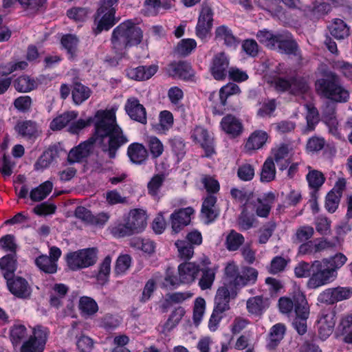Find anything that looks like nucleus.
<instances>
[{
    "label": "nucleus",
    "mask_w": 352,
    "mask_h": 352,
    "mask_svg": "<svg viewBox=\"0 0 352 352\" xmlns=\"http://www.w3.org/2000/svg\"><path fill=\"white\" fill-rule=\"evenodd\" d=\"M91 124L94 129L91 136L109 159H115L120 148L129 142L128 137L117 122L115 113L107 109L97 110L91 116Z\"/></svg>",
    "instance_id": "obj_1"
},
{
    "label": "nucleus",
    "mask_w": 352,
    "mask_h": 352,
    "mask_svg": "<svg viewBox=\"0 0 352 352\" xmlns=\"http://www.w3.org/2000/svg\"><path fill=\"white\" fill-rule=\"evenodd\" d=\"M137 19H126L113 28L110 37V46L114 56H107L105 61L112 67L128 57L129 49L138 47L144 38V32Z\"/></svg>",
    "instance_id": "obj_2"
},
{
    "label": "nucleus",
    "mask_w": 352,
    "mask_h": 352,
    "mask_svg": "<svg viewBox=\"0 0 352 352\" xmlns=\"http://www.w3.org/2000/svg\"><path fill=\"white\" fill-rule=\"evenodd\" d=\"M316 94L321 99L336 103H344L349 99V92L344 87L342 79L335 72L322 69L314 82Z\"/></svg>",
    "instance_id": "obj_3"
},
{
    "label": "nucleus",
    "mask_w": 352,
    "mask_h": 352,
    "mask_svg": "<svg viewBox=\"0 0 352 352\" xmlns=\"http://www.w3.org/2000/svg\"><path fill=\"white\" fill-rule=\"evenodd\" d=\"M118 0H100V6L94 14V23L96 27L94 28L96 35L103 31H109L118 22L116 16Z\"/></svg>",
    "instance_id": "obj_4"
},
{
    "label": "nucleus",
    "mask_w": 352,
    "mask_h": 352,
    "mask_svg": "<svg viewBox=\"0 0 352 352\" xmlns=\"http://www.w3.org/2000/svg\"><path fill=\"white\" fill-rule=\"evenodd\" d=\"M97 248H88L67 254V267L73 271L94 265L98 259Z\"/></svg>",
    "instance_id": "obj_5"
},
{
    "label": "nucleus",
    "mask_w": 352,
    "mask_h": 352,
    "mask_svg": "<svg viewBox=\"0 0 352 352\" xmlns=\"http://www.w3.org/2000/svg\"><path fill=\"white\" fill-rule=\"evenodd\" d=\"M333 273V270H329L322 261H314L312 275L307 282L308 287L317 289L331 283L337 278Z\"/></svg>",
    "instance_id": "obj_6"
},
{
    "label": "nucleus",
    "mask_w": 352,
    "mask_h": 352,
    "mask_svg": "<svg viewBox=\"0 0 352 352\" xmlns=\"http://www.w3.org/2000/svg\"><path fill=\"white\" fill-rule=\"evenodd\" d=\"M213 16L212 8L207 4L203 5L195 27L196 36L202 41H206L210 34L213 25Z\"/></svg>",
    "instance_id": "obj_7"
},
{
    "label": "nucleus",
    "mask_w": 352,
    "mask_h": 352,
    "mask_svg": "<svg viewBox=\"0 0 352 352\" xmlns=\"http://www.w3.org/2000/svg\"><path fill=\"white\" fill-rule=\"evenodd\" d=\"M190 138L194 142L200 144L201 148L204 151V157L210 158L217 153L214 138L206 129L196 126L191 132Z\"/></svg>",
    "instance_id": "obj_8"
},
{
    "label": "nucleus",
    "mask_w": 352,
    "mask_h": 352,
    "mask_svg": "<svg viewBox=\"0 0 352 352\" xmlns=\"http://www.w3.org/2000/svg\"><path fill=\"white\" fill-rule=\"evenodd\" d=\"M352 296L351 287H330L322 291L318 296V301L328 305L349 299Z\"/></svg>",
    "instance_id": "obj_9"
},
{
    "label": "nucleus",
    "mask_w": 352,
    "mask_h": 352,
    "mask_svg": "<svg viewBox=\"0 0 352 352\" xmlns=\"http://www.w3.org/2000/svg\"><path fill=\"white\" fill-rule=\"evenodd\" d=\"M167 74L174 79L185 82L195 80V72L191 65L184 60L172 61L166 67Z\"/></svg>",
    "instance_id": "obj_10"
},
{
    "label": "nucleus",
    "mask_w": 352,
    "mask_h": 352,
    "mask_svg": "<svg viewBox=\"0 0 352 352\" xmlns=\"http://www.w3.org/2000/svg\"><path fill=\"white\" fill-rule=\"evenodd\" d=\"M276 47L280 53L288 56H294L300 61L303 59L302 52L298 43L293 35L287 31L280 33L277 41Z\"/></svg>",
    "instance_id": "obj_11"
},
{
    "label": "nucleus",
    "mask_w": 352,
    "mask_h": 352,
    "mask_svg": "<svg viewBox=\"0 0 352 352\" xmlns=\"http://www.w3.org/2000/svg\"><path fill=\"white\" fill-rule=\"evenodd\" d=\"M61 255L60 250L55 246L50 249V256L41 254L35 259L38 269L46 274H54L57 272V261Z\"/></svg>",
    "instance_id": "obj_12"
},
{
    "label": "nucleus",
    "mask_w": 352,
    "mask_h": 352,
    "mask_svg": "<svg viewBox=\"0 0 352 352\" xmlns=\"http://www.w3.org/2000/svg\"><path fill=\"white\" fill-rule=\"evenodd\" d=\"M307 305L308 302L305 295L300 291L294 292L292 298L284 296L280 297L278 300L279 309L283 314H289L293 309L296 314L297 311H300L302 307Z\"/></svg>",
    "instance_id": "obj_13"
},
{
    "label": "nucleus",
    "mask_w": 352,
    "mask_h": 352,
    "mask_svg": "<svg viewBox=\"0 0 352 352\" xmlns=\"http://www.w3.org/2000/svg\"><path fill=\"white\" fill-rule=\"evenodd\" d=\"M194 212L195 210L190 206L175 210L170 216L173 232L179 233L184 227L189 225Z\"/></svg>",
    "instance_id": "obj_14"
},
{
    "label": "nucleus",
    "mask_w": 352,
    "mask_h": 352,
    "mask_svg": "<svg viewBox=\"0 0 352 352\" xmlns=\"http://www.w3.org/2000/svg\"><path fill=\"white\" fill-rule=\"evenodd\" d=\"M230 60L224 52L216 54L212 60L210 72L214 79L223 80L226 79Z\"/></svg>",
    "instance_id": "obj_15"
},
{
    "label": "nucleus",
    "mask_w": 352,
    "mask_h": 352,
    "mask_svg": "<svg viewBox=\"0 0 352 352\" xmlns=\"http://www.w3.org/2000/svg\"><path fill=\"white\" fill-rule=\"evenodd\" d=\"M214 39L228 49L235 50L241 43V39L234 34L232 30L226 25L217 26L214 30Z\"/></svg>",
    "instance_id": "obj_16"
},
{
    "label": "nucleus",
    "mask_w": 352,
    "mask_h": 352,
    "mask_svg": "<svg viewBox=\"0 0 352 352\" xmlns=\"http://www.w3.org/2000/svg\"><path fill=\"white\" fill-rule=\"evenodd\" d=\"M217 198L213 195H207L203 199L201 214L206 224L213 223L219 216V209L216 206Z\"/></svg>",
    "instance_id": "obj_17"
},
{
    "label": "nucleus",
    "mask_w": 352,
    "mask_h": 352,
    "mask_svg": "<svg viewBox=\"0 0 352 352\" xmlns=\"http://www.w3.org/2000/svg\"><path fill=\"white\" fill-rule=\"evenodd\" d=\"M6 280L9 291L14 296L24 299L30 297L32 289L28 282L24 278L13 276Z\"/></svg>",
    "instance_id": "obj_18"
},
{
    "label": "nucleus",
    "mask_w": 352,
    "mask_h": 352,
    "mask_svg": "<svg viewBox=\"0 0 352 352\" xmlns=\"http://www.w3.org/2000/svg\"><path fill=\"white\" fill-rule=\"evenodd\" d=\"M126 155L132 164L144 165L148 160L149 153L143 144L133 142L127 147Z\"/></svg>",
    "instance_id": "obj_19"
},
{
    "label": "nucleus",
    "mask_w": 352,
    "mask_h": 352,
    "mask_svg": "<svg viewBox=\"0 0 352 352\" xmlns=\"http://www.w3.org/2000/svg\"><path fill=\"white\" fill-rule=\"evenodd\" d=\"M125 111L130 118L141 124H146L147 122L146 111L144 107L140 103L136 98H130L125 104Z\"/></svg>",
    "instance_id": "obj_20"
},
{
    "label": "nucleus",
    "mask_w": 352,
    "mask_h": 352,
    "mask_svg": "<svg viewBox=\"0 0 352 352\" xmlns=\"http://www.w3.org/2000/svg\"><path fill=\"white\" fill-rule=\"evenodd\" d=\"M211 264L208 257L204 256L200 262L199 272L201 276L199 280V286L202 290L210 289L215 278V270L210 267Z\"/></svg>",
    "instance_id": "obj_21"
},
{
    "label": "nucleus",
    "mask_w": 352,
    "mask_h": 352,
    "mask_svg": "<svg viewBox=\"0 0 352 352\" xmlns=\"http://www.w3.org/2000/svg\"><path fill=\"white\" fill-rule=\"evenodd\" d=\"M220 126L226 134L233 138L239 137L243 131V125L240 119L232 114L223 117Z\"/></svg>",
    "instance_id": "obj_22"
},
{
    "label": "nucleus",
    "mask_w": 352,
    "mask_h": 352,
    "mask_svg": "<svg viewBox=\"0 0 352 352\" xmlns=\"http://www.w3.org/2000/svg\"><path fill=\"white\" fill-rule=\"evenodd\" d=\"M124 220L127 222L135 234L140 233L146 226V213L140 208L132 209Z\"/></svg>",
    "instance_id": "obj_23"
},
{
    "label": "nucleus",
    "mask_w": 352,
    "mask_h": 352,
    "mask_svg": "<svg viewBox=\"0 0 352 352\" xmlns=\"http://www.w3.org/2000/svg\"><path fill=\"white\" fill-rule=\"evenodd\" d=\"M157 65H140L135 68H130L126 71L129 78L136 81H144L150 79L157 72Z\"/></svg>",
    "instance_id": "obj_24"
},
{
    "label": "nucleus",
    "mask_w": 352,
    "mask_h": 352,
    "mask_svg": "<svg viewBox=\"0 0 352 352\" xmlns=\"http://www.w3.org/2000/svg\"><path fill=\"white\" fill-rule=\"evenodd\" d=\"M236 292H232L226 286L220 287L217 292L214 299L215 305L213 311L221 314L230 309V300L231 295Z\"/></svg>",
    "instance_id": "obj_25"
},
{
    "label": "nucleus",
    "mask_w": 352,
    "mask_h": 352,
    "mask_svg": "<svg viewBox=\"0 0 352 352\" xmlns=\"http://www.w3.org/2000/svg\"><path fill=\"white\" fill-rule=\"evenodd\" d=\"M15 130L19 135L28 140L36 138L41 133L36 122L30 120L19 121Z\"/></svg>",
    "instance_id": "obj_26"
},
{
    "label": "nucleus",
    "mask_w": 352,
    "mask_h": 352,
    "mask_svg": "<svg viewBox=\"0 0 352 352\" xmlns=\"http://www.w3.org/2000/svg\"><path fill=\"white\" fill-rule=\"evenodd\" d=\"M200 263L184 262L178 266V274L181 276L184 284H190L195 281L199 273Z\"/></svg>",
    "instance_id": "obj_27"
},
{
    "label": "nucleus",
    "mask_w": 352,
    "mask_h": 352,
    "mask_svg": "<svg viewBox=\"0 0 352 352\" xmlns=\"http://www.w3.org/2000/svg\"><path fill=\"white\" fill-rule=\"evenodd\" d=\"M276 199L275 194L272 192L263 194L261 197L256 199V214L262 218H267L271 211L272 204Z\"/></svg>",
    "instance_id": "obj_28"
},
{
    "label": "nucleus",
    "mask_w": 352,
    "mask_h": 352,
    "mask_svg": "<svg viewBox=\"0 0 352 352\" xmlns=\"http://www.w3.org/2000/svg\"><path fill=\"white\" fill-rule=\"evenodd\" d=\"M286 327L284 324L277 323L273 325L270 330L267 349L270 351L275 350L283 339Z\"/></svg>",
    "instance_id": "obj_29"
},
{
    "label": "nucleus",
    "mask_w": 352,
    "mask_h": 352,
    "mask_svg": "<svg viewBox=\"0 0 352 352\" xmlns=\"http://www.w3.org/2000/svg\"><path fill=\"white\" fill-rule=\"evenodd\" d=\"M16 267V253L8 254L0 258V270L6 280L14 276Z\"/></svg>",
    "instance_id": "obj_30"
},
{
    "label": "nucleus",
    "mask_w": 352,
    "mask_h": 352,
    "mask_svg": "<svg viewBox=\"0 0 352 352\" xmlns=\"http://www.w3.org/2000/svg\"><path fill=\"white\" fill-rule=\"evenodd\" d=\"M97 142L90 136L86 141L80 143L75 148L71 149L69 155H71L76 161H80L90 155L92 153L94 144Z\"/></svg>",
    "instance_id": "obj_31"
},
{
    "label": "nucleus",
    "mask_w": 352,
    "mask_h": 352,
    "mask_svg": "<svg viewBox=\"0 0 352 352\" xmlns=\"http://www.w3.org/2000/svg\"><path fill=\"white\" fill-rule=\"evenodd\" d=\"M268 139V134L262 130H256L248 138L245 148L248 151H256L263 148Z\"/></svg>",
    "instance_id": "obj_32"
},
{
    "label": "nucleus",
    "mask_w": 352,
    "mask_h": 352,
    "mask_svg": "<svg viewBox=\"0 0 352 352\" xmlns=\"http://www.w3.org/2000/svg\"><path fill=\"white\" fill-rule=\"evenodd\" d=\"M330 34L337 40H343L350 34V28L340 19H335L328 26Z\"/></svg>",
    "instance_id": "obj_33"
},
{
    "label": "nucleus",
    "mask_w": 352,
    "mask_h": 352,
    "mask_svg": "<svg viewBox=\"0 0 352 352\" xmlns=\"http://www.w3.org/2000/svg\"><path fill=\"white\" fill-rule=\"evenodd\" d=\"M71 93L74 103L80 105L90 97L91 90L81 82H76L71 86Z\"/></svg>",
    "instance_id": "obj_34"
},
{
    "label": "nucleus",
    "mask_w": 352,
    "mask_h": 352,
    "mask_svg": "<svg viewBox=\"0 0 352 352\" xmlns=\"http://www.w3.org/2000/svg\"><path fill=\"white\" fill-rule=\"evenodd\" d=\"M268 299L263 296H256L247 300L246 308L248 311L254 316H261L268 307Z\"/></svg>",
    "instance_id": "obj_35"
},
{
    "label": "nucleus",
    "mask_w": 352,
    "mask_h": 352,
    "mask_svg": "<svg viewBox=\"0 0 352 352\" xmlns=\"http://www.w3.org/2000/svg\"><path fill=\"white\" fill-rule=\"evenodd\" d=\"M78 309L82 317H91L98 311V305L96 301L87 296H81L79 299Z\"/></svg>",
    "instance_id": "obj_36"
},
{
    "label": "nucleus",
    "mask_w": 352,
    "mask_h": 352,
    "mask_svg": "<svg viewBox=\"0 0 352 352\" xmlns=\"http://www.w3.org/2000/svg\"><path fill=\"white\" fill-rule=\"evenodd\" d=\"M225 275L223 286L228 287L232 292H235L239 281L238 277L240 276L238 267L234 264L229 263L225 268Z\"/></svg>",
    "instance_id": "obj_37"
},
{
    "label": "nucleus",
    "mask_w": 352,
    "mask_h": 352,
    "mask_svg": "<svg viewBox=\"0 0 352 352\" xmlns=\"http://www.w3.org/2000/svg\"><path fill=\"white\" fill-rule=\"evenodd\" d=\"M292 93L294 95L305 94L310 90L309 78L302 76L291 77Z\"/></svg>",
    "instance_id": "obj_38"
},
{
    "label": "nucleus",
    "mask_w": 352,
    "mask_h": 352,
    "mask_svg": "<svg viewBox=\"0 0 352 352\" xmlns=\"http://www.w3.org/2000/svg\"><path fill=\"white\" fill-rule=\"evenodd\" d=\"M309 315V306H305L300 311H297L293 325L299 335H304L307 332V320Z\"/></svg>",
    "instance_id": "obj_39"
},
{
    "label": "nucleus",
    "mask_w": 352,
    "mask_h": 352,
    "mask_svg": "<svg viewBox=\"0 0 352 352\" xmlns=\"http://www.w3.org/2000/svg\"><path fill=\"white\" fill-rule=\"evenodd\" d=\"M13 85L18 92L28 93L37 87V82L34 78L23 75L14 80Z\"/></svg>",
    "instance_id": "obj_40"
},
{
    "label": "nucleus",
    "mask_w": 352,
    "mask_h": 352,
    "mask_svg": "<svg viewBox=\"0 0 352 352\" xmlns=\"http://www.w3.org/2000/svg\"><path fill=\"white\" fill-rule=\"evenodd\" d=\"M280 34V33L274 34L272 32L264 29L257 32L256 38L261 43L267 48L274 50L276 47Z\"/></svg>",
    "instance_id": "obj_41"
},
{
    "label": "nucleus",
    "mask_w": 352,
    "mask_h": 352,
    "mask_svg": "<svg viewBox=\"0 0 352 352\" xmlns=\"http://www.w3.org/2000/svg\"><path fill=\"white\" fill-rule=\"evenodd\" d=\"M346 261L347 258L344 254L337 253L328 258H323L322 262L329 268V270H333V274L337 277L338 270L341 268Z\"/></svg>",
    "instance_id": "obj_42"
},
{
    "label": "nucleus",
    "mask_w": 352,
    "mask_h": 352,
    "mask_svg": "<svg viewBox=\"0 0 352 352\" xmlns=\"http://www.w3.org/2000/svg\"><path fill=\"white\" fill-rule=\"evenodd\" d=\"M53 184L51 182L47 181L32 189L30 193V197L33 201H40L51 192Z\"/></svg>",
    "instance_id": "obj_43"
},
{
    "label": "nucleus",
    "mask_w": 352,
    "mask_h": 352,
    "mask_svg": "<svg viewBox=\"0 0 352 352\" xmlns=\"http://www.w3.org/2000/svg\"><path fill=\"white\" fill-rule=\"evenodd\" d=\"M258 276V272L256 269L248 267L243 270L238 277L237 287H243L256 282Z\"/></svg>",
    "instance_id": "obj_44"
},
{
    "label": "nucleus",
    "mask_w": 352,
    "mask_h": 352,
    "mask_svg": "<svg viewBox=\"0 0 352 352\" xmlns=\"http://www.w3.org/2000/svg\"><path fill=\"white\" fill-rule=\"evenodd\" d=\"M244 241V236L241 234L234 230H231L226 236V246L229 251H236L239 250Z\"/></svg>",
    "instance_id": "obj_45"
},
{
    "label": "nucleus",
    "mask_w": 352,
    "mask_h": 352,
    "mask_svg": "<svg viewBox=\"0 0 352 352\" xmlns=\"http://www.w3.org/2000/svg\"><path fill=\"white\" fill-rule=\"evenodd\" d=\"M236 175L239 180L250 182L254 177L255 167L253 164L248 162L242 163L238 166Z\"/></svg>",
    "instance_id": "obj_46"
},
{
    "label": "nucleus",
    "mask_w": 352,
    "mask_h": 352,
    "mask_svg": "<svg viewBox=\"0 0 352 352\" xmlns=\"http://www.w3.org/2000/svg\"><path fill=\"white\" fill-rule=\"evenodd\" d=\"M24 11L28 14H35L41 11L46 3V0H17Z\"/></svg>",
    "instance_id": "obj_47"
},
{
    "label": "nucleus",
    "mask_w": 352,
    "mask_h": 352,
    "mask_svg": "<svg viewBox=\"0 0 352 352\" xmlns=\"http://www.w3.org/2000/svg\"><path fill=\"white\" fill-rule=\"evenodd\" d=\"M175 245L177 248L178 256L184 261L190 260L194 254L195 247L186 240H177Z\"/></svg>",
    "instance_id": "obj_48"
},
{
    "label": "nucleus",
    "mask_w": 352,
    "mask_h": 352,
    "mask_svg": "<svg viewBox=\"0 0 352 352\" xmlns=\"http://www.w3.org/2000/svg\"><path fill=\"white\" fill-rule=\"evenodd\" d=\"M276 177V168L274 160L267 158L263 164L261 173V181L262 182H270L273 181Z\"/></svg>",
    "instance_id": "obj_49"
},
{
    "label": "nucleus",
    "mask_w": 352,
    "mask_h": 352,
    "mask_svg": "<svg viewBox=\"0 0 352 352\" xmlns=\"http://www.w3.org/2000/svg\"><path fill=\"white\" fill-rule=\"evenodd\" d=\"M130 245L132 248L141 250L148 254L153 253L155 249V244L153 241L140 237L133 239L131 241Z\"/></svg>",
    "instance_id": "obj_50"
},
{
    "label": "nucleus",
    "mask_w": 352,
    "mask_h": 352,
    "mask_svg": "<svg viewBox=\"0 0 352 352\" xmlns=\"http://www.w3.org/2000/svg\"><path fill=\"white\" fill-rule=\"evenodd\" d=\"M111 258L108 255L104 257L102 262L100 264L99 270L96 274V278L102 285H104L109 280L111 271Z\"/></svg>",
    "instance_id": "obj_51"
},
{
    "label": "nucleus",
    "mask_w": 352,
    "mask_h": 352,
    "mask_svg": "<svg viewBox=\"0 0 352 352\" xmlns=\"http://www.w3.org/2000/svg\"><path fill=\"white\" fill-rule=\"evenodd\" d=\"M147 146L152 159L155 160L160 157L164 151V144L156 136H150L147 140Z\"/></svg>",
    "instance_id": "obj_52"
},
{
    "label": "nucleus",
    "mask_w": 352,
    "mask_h": 352,
    "mask_svg": "<svg viewBox=\"0 0 352 352\" xmlns=\"http://www.w3.org/2000/svg\"><path fill=\"white\" fill-rule=\"evenodd\" d=\"M165 177L163 174L154 175L147 184L148 193L153 197L158 196L160 189L162 186Z\"/></svg>",
    "instance_id": "obj_53"
},
{
    "label": "nucleus",
    "mask_w": 352,
    "mask_h": 352,
    "mask_svg": "<svg viewBox=\"0 0 352 352\" xmlns=\"http://www.w3.org/2000/svg\"><path fill=\"white\" fill-rule=\"evenodd\" d=\"M197 47V42L193 38L182 39L177 44L175 52L182 56H187Z\"/></svg>",
    "instance_id": "obj_54"
},
{
    "label": "nucleus",
    "mask_w": 352,
    "mask_h": 352,
    "mask_svg": "<svg viewBox=\"0 0 352 352\" xmlns=\"http://www.w3.org/2000/svg\"><path fill=\"white\" fill-rule=\"evenodd\" d=\"M306 179L309 188H316V190H320L325 182V177L322 173L317 170L309 171Z\"/></svg>",
    "instance_id": "obj_55"
},
{
    "label": "nucleus",
    "mask_w": 352,
    "mask_h": 352,
    "mask_svg": "<svg viewBox=\"0 0 352 352\" xmlns=\"http://www.w3.org/2000/svg\"><path fill=\"white\" fill-rule=\"evenodd\" d=\"M169 144L173 153L178 160H182L186 154V144L182 138L175 136L169 140Z\"/></svg>",
    "instance_id": "obj_56"
},
{
    "label": "nucleus",
    "mask_w": 352,
    "mask_h": 352,
    "mask_svg": "<svg viewBox=\"0 0 352 352\" xmlns=\"http://www.w3.org/2000/svg\"><path fill=\"white\" fill-rule=\"evenodd\" d=\"M185 313V309L182 307H178L177 308H175L171 312L167 321L165 322L164 328L168 330L173 329L179 324Z\"/></svg>",
    "instance_id": "obj_57"
},
{
    "label": "nucleus",
    "mask_w": 352,
    "mask_h": 352,
    "mask_svg": "<svg viewBox=\"0 0 352 352\" xmlns=\"http://www.w3.org/2000/svg\"><path fill=\"white\" fill-rule=\"evenodd\" d=\"M80 40L75 35L72 34H67V54L69 59L75 60L79 52Z\"/></svg>",
    "instance_id": "obj_58"
},
{
    "label": "nucleus",
    "mask_w": 352,
    "mask_h": 352,
    "mask_svg": "<svg viewBox=\"0 0 352 352\" xmlns=\"http://www.w3.org/2000/svg\"><path fill=\"white\" fill-rule=\"evenodd\" d=\"M276 228V223L274 221H270L265 223L260 229V234L258 236V242L261 244L266 243L270 238L272 236Z\"/></svg>",
    "instance_id": "obj_59"
},
{
    "label": "nucleus",
    "mask_w": 352,
    "mask_h": 352,
    "mask_svg": "<svg viewBox=\"0 0 352 352\" xmlns=\"http://www.w3.org/2000/svg\"><path fill=\"white\" fill-rule=\"evenodd\" d=\"M89 9L75 7L67 10V17L76 22H84L88 16Z\"/></svg>",
    "instance_id": "obj_60"
},
{
    "label": "nucleus",
    "mask_w": 352,
    "mask_h": 352,
    "mask_svg": "<svg viewBox=\"0 0 352 352\" xmlns=\"http://www.w3.org/2000/svg\"><path fill=\"white\" fill-rule=\"evenodd\" d=\"M111 233L117 238L124 237L135 234L126 221L118 223L111 228Z\"/></svg>",
    "instance_id": "obj_61"
},
{
    "label": "nucleus",
    "mask_w": 352,
    "mask_h": 352,
    "mask_svg": "<svg viewBox=\"0 0 352 352\" xmlns=\"http://www.w3.org/2000/svg\"><path fill=\"white\" fill-rule=\"evenodd\" d=\"M256 221L254 214H249L245 209H243L239 217V226L241 230H248L252 227Z\"/></svg>",
    "instance_id": "obj_62"
},
{
    "label": "nucleus",
    "mask_w": 352,
    "mask_h": 352,
    "mask_svg": "<svg viewBox=\"0 0 352 352\" xmlns=\"http://www.w3.org/2000/svg\"><path fill=\"white\" fill-rule=\"evenodd\" d=\"M314 270V262L311 263L301 261L294 268V274L297 278L311 277Z\"/></svg>",
    "instance_id": "obj_63"
},
{
    "label": "nucleus",
    "mask_w": 352,
    "mask_h": 352,
    "mask_svg": "<svg viewBox=\"0 0 352 352\" xmlns=\"http://www.w3.org/2000/svg\"><path fill=\"white\" fill-rule=\"evenodd\" d=\"M91 124V116L86 120L79 119L67 124V132L73 134H78L82 129Z\"/></svg>",
    "instance_id": "obj_64"
}]
</instances>
